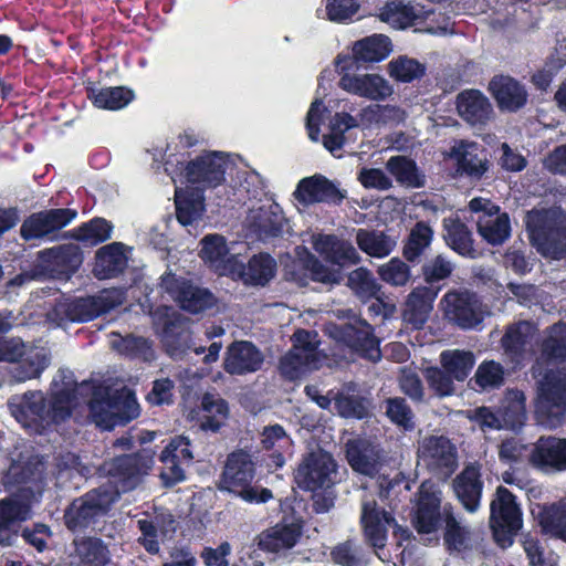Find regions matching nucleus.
<instances>
[{
	"mask_svg": "<svg viewBox=\"0 0 566 566\" xmlns=\"http://www.w3.org/2000/svg\"><path fill=\"white\" fill-rule=\"evenodd\" d=\"M76 406L77 384L69 381L57 389L51 388L46 395L41 390L27 391L12 413L19 422L43 433L65 423Z\"/></svg>",
	"mask_w": 566,
	"mask_h": 566,
	"instance_id": "f257e3e1",
	"label": "nucleus"
},
{
	"mask_svg": "<svg viewBox=\"0 0 566 566\" xmlns=\"http://www.w3.org/2000/svg\"><path fill=\"white\" fill-rule=\"evenodd\" d=\"M531 245L544 258L566 256V211L559 206L533 208L525 213Z\"/></svg>",
	"mask_w": 566,
	"mask_h": 566,
	"instance_id": "f03ea898",
	"label": "nucleus"
},
{
	"mask_svg": "<svg viewBox=\"0 0 566 566\" xmlns=\"http://www.w3.org/2000/svg\"><path fill=\"white\" fill-rule=\"evenodd\" d=\"M87 409L91 421L105 431L124 427L140 415L135 392L126 387L119 389L108 386L94 387Z\"/></svg>",
	"mask_w": 566,
	"mask_h": 566,
	"instance_id": "7ed1b4c3",
	"label": "nucleus"
},
{
	"mask_svg": "<svg viewBox=\"0 0 566 566\" xmlns=\"http://www.w3.org/2000/svg\"><path fill=\"white\" fill-rule=\"evenodd\" d=\"M153 465L154 457L145 449L115 455L104 461L102 470L107 482L99 486L114 495L117 502L122 494L134 491L144 482Z\"/></svg>",
	"mask_w": 566,
	"mask_h": 566,
	"instance_id": "20e7f679",
	"label": "nucleus"
},
{
	"mask_svg": "<svg viewBox=\"0 0 566 566\" xmlns=\"http://www.w3.org/2000/svg\"><path fill=\"white\" fill-rule=\"evenodd\" d=\"M255 471V462L249 452L242 449L231 452L221 474V489L234 493L248 503H266L273 497L272 491L252 485Z\"/></svg>",
	"mask_w": 566,
	"mask_h": 566,
	"instance_id": "39448f33",
	"label": "nucleus"
},
{
	"mask_svg": "<svg viewBox=\"0 0 566 566\" xmlns=\"http://www.w3.org/2000/svg\"><path fill=\"white\" fill-rule=\"evenodd\" d=\"M0 361L13 364L9 369L12 381L25 382L41 376L50 365V355L20 337H0Z\"/></svg>",
	"mask_w": 566,
	"mask_h": 566,
	"instance_id": "423d86ee",
	"label": "nucleus"
},
{
	"mask_svg": "<svg viewBox=\"0 0 566 566\" xmlns=\"http://www.w3.org/2000/svg\"><path fill=\"white\" fill-rule=\"evenodd\" d=\"M115 496L99 485L72 500L63 514V523L72 533H84L94 530L115 504Z\"/></svg>",
	"mask_w": 566,
	"mask_h": 566,
	"instance_id": "0eeeda50",
	"label": "nucleus"
},
{
	"mask_svg": "<svg viewBox=\"0 0 566 566\" xmlns=\"http://www.w3.org/2000/svg\"><path fill=\"white\" fill-rule=\"evenodd\" d=\"M535 415L547 427L562 424L566 416V365L547 369L538 380Z\"/></svg>",
	"mask_w": 566,
	"mask_h": 566,
	"instance_id": "6e6552de",
	"label": "nucleus"
},
{
	"mask_svg": "<svg viewBox=\"0 0 566 566\" xmlns=\"http://www.w3.org/2000/svg\"><path fill=\"white\" fill-rule=\"evenodd\" d=\"M522 526L523 512L516 496L507 488L497 486L490 504V527L494 541L502 548L510 547Z\"/></svg>",
	"mask_w": 566,
	"mask_h": 566,
	"instance_id": "1a4fd4ad",
	"label": "nucleus"
},
{
	"mask_svg": "<svg viewBox=\"0 0 566 566\" xmlns=\"http://www.w3.org/2000/svg\"><path fill=\"white\" fill-rule=\"evenodd\" d=\"M115 303L101 295L62 297L48 312V319L57 326L66 323L91 322L114 308Z\"/></svg>",
	"mask_w": 566,
	"mask_h": 566,
	"instance_id": "9d476101",
	"label": "nucleus"
},
{
	"mask_svg": "<svg viewBox=\"0 0 566 566\" xmlns=\"http://www.w3.org/2000/svg\"><path fill=\"white\" fill-rule=\"evenodd\" d=\"M181 166V176L185 181L193 186L195 190L203 192L214 189L226 181L228 160L220 151H206Z\"/></svg>",
	"mask_w": 566,
	"mask_h": 566,
	"instance_id": "9b49d317",
	"label": "nucleus"
},
{
	"mask_svg": "<svg viewBox=\"0 0 566 566\" xmlns=\"http://www.w3.org/2000/svg\"><path fill=\"white\" fill-rule=\"evenodd\" d=\"M159 285L181 310L191 314L202 313L217 304V297L209 289L197 286L190 280L172 272H165L160 276Z\"/></svg>",
	"mask_w": 566,
	"mask_h": 566,
	"instance_id": "f8f14e48",
	"label": "nucleus"
},
{
	"mask_svg": "<svg viewBox=\"0 0 566 566\" xmlns=\"http://www.w3.org/2000/svg\"><path fill=\"white\" fill-rule=\"evenodd\" d=\"M337 464L328 452L307 453L294 472L296 485L308 492L327 491L333 488Z\"/></svg>",
	"mask_w": 566,
	"mask_h": 566,
	"instance_id": "ddd939ff",
	"label": "nucleus"
},
{
	"mask_svg": "<svg viewBox=\"0 0 566 566\" xmlns=\"http://www.w3.org/2000/svg\"><path fill=\"white\" fill-rule=\"evenodd\" d=\"M77 217L72 208H51L28 216L21 227L20 237L25 242L32 240H55L56 232L69 226Z\"/></svg>",
	"mask_w": 566,
	"mask_h": 566,
	"instance_id": "4468645a",
	"label": "nucleus"
},
{
	"mask_svg": "<svg viewBox=\"0 0 566 566\" xmlns=\"http://www.w3.org/2000/svg\"><path fill=\"white\" fill-rule=\"evenodd\" d=\"M444 317L463 331L478 327L484 319L482 303L473 292L452 290L441 300Z\"/></svg>",
	"mask_w": 566,
	"mask_h": 566,
	"instance_id": "2eb2a0df",
	"label": "nucleus"
},
{
	"mask_svg": "<svg viewBox=\"0 0 566 566\" xmlns=\"http://www.w3.org/2000/svg\"><path fill=\"white\" fill-rule=\"evenodd\" d=\"M333 336L361 358L377 361L381 357L375 329L364 319L335 326Z\"/></svg>",
	"mask_w": 566,
	"mask_h": 566,
	"instance_id": "dca6fc26",
	"label": "nucleus"
},
{
	"mask_svg": "<svg viewBox=\"0 0 566 566\" xmlns=\"http://www.w3.org/2000/svg\"><path fill=\"white\" fill-rule=\"evenodd\" d=\"M421 453L428 470L440 479H449L458 468L457 449L444 436L426 438L421 447Z\"/></svg>",
	"mask_w": 566,
	"mask_h": 566,
	"instance_id": "f3484780",
	"label": "nucleus"
},
{
	"mask_svg": "<svg viewBox=\"0 0 566 566\" xmlns=\"http://www.w3.org/2000/svg\"><path fill=\"white\" fill-rule=\"evenodd\" d=\"M83 260V251L74 243L60 244L38 252L40 265L59 279H70L80 269Z\"/></svg>",
	"mask_w": 566,
	"mask_h": 566,
	"instance_id": "a211bd4d",
	"label": "nucleus"
},
{
	"mask_svg": "<svg viewBox=\"0 0 566 566\" xmlns=\"http://www.w3.org/2000/svg\"><path fill=\"white\" fill-rule=\"evenodd\" d=\"M264 355L250 340H234L228 347L223 359V369L232 376H243L260 370Z\"/></svg>",
	"mask_w": 566,
	"mask_h": 566,
	"instance_id": "6ab92c4d",
	"label": "nucleus"
},
{
	"mask_svg": "<svg viewBox=\"0 0 566 566\" xmlns=\"http://www.w3.org/2000/svg\"><path fill=\"white\" fill-rule=\"evenodd\" d=\"M193 459L190 441L184 436H176L163 449L159 460L164 464L160 474L165 485L172 486L186 479L182 464H189Z\"/></svg>",
	"mask_w": 566,
	"mask_h": 566,
	"instance_id": "aec40b11",
	"label": "nucleus"
},
{
	"mask_svg": "<svg viewBox=\"0 0 566 566\" xmlns=\"http://www.w3.org/2000/svg\"><path fill=\"white\" fill-rule=\"evenodd\" d=\"M395 517L380 507L376 501L365 502L361 507L360 525L366 543L376 549L386 546L388 528Z\"/></svg>",
	"mask_w": 566,
	"mask_h": 566,
	"instance_id": "412c9836",
	"label": "nucleus"
},
{
	"mask_svg": "<svg viewBox=\"0 0 566 566\" xmlns=\"http://www.w3.org/2000/svg\"><path fill=\"white\" fill-rule=\"evenodd\" d=\"M488 91L502 112L516 113L528 101V92L525 85L510 75H494L489 82Z\"/></svg>",
	"mask_w": 566,
	"mask_h": 566,
	"instance_id": "4be33fe9",
	"label": "nucleus"
},
{
	"mask_svg": "<svg viewBox=\"0 0 566 566\" xmlns=\"http://www.w3.org/2000/svg\"><path fill=\"white\" fill-rule=\"evenodd\" d=\"M345 458L353 471L370 478L378 474L382 465L380 448L364 438L347 440Z\"/></svg>",
	"mask_w": 566,
	"mask_h": 566,
	"instance_id": "5701e85b",
	"label": "nucleus"
},
{
	"mask_svg": "<svg viewBox=\"0 0 566 566\" xmlns=\"http://www.w3.org/2000/svg\"><path fill=\"white\" fill-rule=\"evenodd\" d=\"M450 156L455 160L459 176L480 180L490 168L488 151L476 142L460 140L451 148Z\"/></svg>",
	"mask_w": 566,
	"mask_h": 566,
	"instance_id": "b1692460",
	"label": "nucleus"
},
{
	"mask_svg": "<svg viewBox=\"0 0 566 566\" xmlns=\"http://www.w3.org/2000/svg\"><path fill=\"white\" fill-rule=\"evenodd\" d=\"M417 496L412 525L419 534H431L440 527L443 517L440 492L421 484Z\"/></svg>",
	"mask_w": 566,
	"mask_h": 566,
	"instance_id": "393cba45",
	"label": "nucleus"
},
{
	"mask_svg": "<svg viewBox=\"0 0 566 566\" xmlns=\"http://www.w3.org/2000/svg\"><path fill=\"white\" fill-rule=\"evenodd\" d=\"M294 196L303 203L327 202L340 205L345 198V193L321 174L301 179Z\"/></svg>",
	"mask_w": 566,
	"mask_h": 566,
	"instance_id": "a878e982",
	"label": "nucleus"
},
{
	"mask_svg": "<svg viewBox=\"0 0 566 566\" xmlns=\"http://www.w3.org/2000/svg\"><path fill=\"white\" fill-rule=\"evenodd\" d=\"M528 459L530 463L537 469L566 471V438L541 437L534 443Z\"/></svg>",
	"mask_w": 566,
	"mask_h": 566,
	"instance_id": "bb28decb",
	"label": "nucleus"
},
{
	"mask_svg": "<svg viewBox=\"0 0 566 566\" xmlns=\"http://www.w3.org/2000/svg\"><path fill=\"white\" fill-rule=\"evenodd\" d=\"M28 503L12 497L0 500V546H12L19 536L21 523L30 517Z\"/></svg>",
	"mask_w": 566,
	"mask_h": 566,
	"instance_id": "cd10ccee",
	"label": "nucleus"
},
{
	"mask_svg": "<svg viewBox=\"0 0 566 566\" xmlns=\"http://www.w3.org/2000/svg\"><path fill=\"white\" fill-rule=\"evenodd\" d=\"M70 566H107L112 560L108 545L97 536L73 539Z\"/></svg>",
	"mask_w": 566,
	"mask_h": 566,
	"instance_id": "c85d7f7f",
	"label": "nucleus"
},
{
	"mask_svg": "<svg viewBox=\"0 0 566 566\" xmlns=\"http://www.w3.org/2000/svg\"><path fill=\"white\" fill-rule=\"evenodd\" d=\"M484 483L480 468L468 464L453 480V490L465 511L474 513L480 506Z\"/></svg>",
	"mask_w": 566,
	"mask_h": 566,
	"instance_id": "c756f323",
	"label": "nucleus"
},
{
	"mask_svg": "<svg viewBox=\"0 0 566 566\" xmlns=\"http://www.w3.org/2000/svg\"><path fill=\"white\" fill-rule=\"evenodd\" d=\"M437 296V290L424 286L415 287L408 294L402 308L403 322L415 329L422 328L433 310Z\"/></svg>",
	"mask_w": 566,
	"mask_h": 566,
	"instance_id": "7c9ffc66",
	"label": "nucleus"
},
{
	"mask_svg": "<svg viewBox=\"0 0 566 566\" xmlns=\"http://www.w3.org/2000/svg\"><path fill=\"white\" fill-rule=\"evenodd\" d=\"M338 86L348 93L371 101H382L392 93L387 81L378 74L359 76L345 73L340 76Z\"/></svg>",
	"mask_w": 566,
	"mask_h": 566,
	"instance_id": "2f4dec72",
	"label": "nucleus"
},
{
	"mask_svg": "<svg viewBox=\"0 0 566 566\" xmlns=\"http://www.w3.org/2000/svg\"><path fill=\"white\" fill-rule=\"evenodd\" d=\"M460 117L470 125H485L493 115L490 99L475 88L464 90L457 96Z\"/></svg>",
	"mask_w": 566,
	"mask_h": 566,
	"instance_id": "473e14b6",
	"label": "nucleus"
},
{
	"mask_svg": "<svg viewBox=\"0 0 566 566\" xmlns=\"http://www.w3.org/2000/svg\"><path fill=\"white\" fill-rule=\"evenodd\" d=\"M127 268V258L122 242H112L96 252L93 273L98 280L117 277Z\"/></svg>",
	"mask_w": 566,
	"mask_h": 566,
	"instance_id": "72a5a7b5",
	"label": "nucleus"
},
{
	"mask_svg": "<svg viewBox=\"0 0 566 566\" xmlns=\"http://www.w3.org/2000/svg\"><path fill=\"white\" fill-rule=\"evenodd\" d=\"M113 223L105 218L94 217L91 220L62 233L61 239H72L85 247H96L111 239Z\"/></svg>",
	"mask_w": 566,
	"mask_h": 566,
	"instance_id": "f704fd0d",
	"label": "nucleus"
},
{
	"mask_svg": "<svg viewBox=\"0 0 566 566\" xmlns=\"http://www.w3.org/2000/svg\"><path fill=\"white\" fill-rule=\"evenodd\" d=\"M302 535L301 526L291 524H276L261 533L259 537L260 549L269 553H279L291 549Z\"/></svg>",
	"mask_w": 566,
	"mask_h": 566,
	"instance_id": "c9c22d12",
	"label": "nucleus"
},
{
	"mask_svg": "<svg viewBox=\"0 0 566 566\" xmlns=\"http://www.w3.org/2000/svg\"><path fill=\"white\" fill-rule=\"evenodd\" d=\"M539 357L546 364L566 363V323L551 325L539 343Z\"/></svg>",
	"mask_w": 566,
	"mask_h": 566,
	"instance_id": "e433bc0d",
	"label": "nucleus"
},
{
	"mask_svg": "<svg viewBox=\"0 0 566 566\" xmlns=\"http://www.w3.org/2000/svg\"><path fill=\"white\" fill-rule=\"evenodd\" d=\"M541 533L566 543V501L544 505L537 516Z\"/></svg>",
	"mask_w": 566,
	"mask_h": 566,
	"instance_id": "4c0bfd02",
	"label": "nucleus"
},
{
	"mask_svg": "<svg viewBox=\"0 0 566 566\" xmlns=\"http://www.w3.org/2000/svg\"><path fill=\"white\" fill-rule=\"evenodd\" d=\"M276 271L275 259L266 252H260L249 259L240 276L245 285L265 286L275 276Z\"/></svg>",
	"mask_w": 566,
	"mask_h": 566,
	"instance_id": "58836bf2",
	"label": "nucleus"
},
{
	"mask_svg": "<svg viewBox=\"0 0 566 566\" xmlns=\"http://www.w3.org/2000/svg\"><path fill=\"white\" fill-rule=\"evenodd\" d=\"M386 169L401 186L409 188L426 186V175L419 169L416 160L410 157L391 156L386 163Z\"/></svg>",
	"mask_w": 566,
	"mask_h": 566,
	"instance_id": "ea45409f",
	"label": "nucleus"
},
{
	"mask_svg": "<svg viewBox=\"0 0 566 566\" xmlns=\"http://www.w3.org/2000/svg\"><path fill=\"white\" fill-rule=\"evenodd\" d=\"M86 96L97 108L117 111L127 106L135 97L134 91L126 86L96 88L86 87Z\"/></svg>",
	"mask_w": 566,
	"mask_h": 566,
	"instance_id": "a19ab883",
	"label": "nucleus"
},
{
	"mask_svg": "<svg viewBox=\"0 0 566 566\" xmlns=\"http://www.w3.org/2000/svg\"><path fill=\"white\" fill-rule=\"evenodd\" d=\"M113 348L132 360L151 363L156 359L154 342L144 336L127 334L113 342Z\"/></svg>",
	"mask_w": 566,
	"mask_h": 566,
	"instance_id": "79ce46f5",
	"label": "nucleus"
},
{
	"mask_svg": "<svg viewBox=\"0 0 566 566\" xmlns=\"http://www.w3.org/2000/svg\"><path fill=\"white\" fill-rule=\"evenodd\" d=\"M392 51L391 41L387 35L374 34L366 36L353 46V57L357 62H380Z\"/></svg>",
	"mask_w": 566,
	"mask_h": 566,
	"instance_id": "37998d69",
	"label": "nucleus"
},
{
	"mask_svg": "<svg viewBox=\"0 0 566 566\" xmlns=\"http://www.w3.org/2000/svg\"><path fill=\"white\" fill-rule=\"evenodd\" d=\"M201 250L199 256L210 269L223 274L228 266L229 248L224 237L220 234H208L200 241Z\"/></svg>",
	"mask_w": 566,
	"mask_h": 566,
	"instance_id": "c03bdc74",
	"label": "nucleus"
},
{
	"mask_svg": "<svg viewBox=\"0 0 566 566\" xmlns=\"http://www.w3.org/2000/svg\"><path fill=\"white\" fill-rule=\"evenodd\" d=\"M444 241L447 245L462 256H474L472 233L460 219H444Z\"/></svg>",
	"mask_w": 566,
	"mask_h": 566,
	"instance_id": "a18cd8bd",
	"label": "nucleus"
},
{
	"mask_svg": "<svg viewBox=\"0 0 566 566\" xmlns=\"http://www.w3.org/2000/svg\"><path fill=\"white\" fill-rule=\"evenodd\" d=\"M381 22L396 30H405L412 27L418 18L415 8L403 0H388L377 14Z\"/></svg>",
	"mask_w": 566,
	"mask_h": 566,
	"instance_id": "49530a36",
	"label": "nucleus"
},
{
	"mask_svg": "<svg viewBox=\"0 0 566 566\" xmlns=\"http://www.w3.org/2000/svg\"><path fill=\"white\" fill-rule=\"evenodd\" d=\"M440 364L455 381L463 382L474 367L475 356L470 350L447 349L440 354Z\"/></svg>",
	"mask_w": 566,
	"mask_h": 566,
	"instance_id": "de8ad7c7",
	"label": "nucleus"
},
{
	"mask_svg": "<svg viewBox=\"0 0 566 566\" xmlns=\"http://www.w3.org/2000/svg\"><path fill=\"white\" fill-rule=\"evenodd\" d=\"M163 343L170 355L186 354L191 349V331L179 319H168L163 326Z\"/></svg>",
	"mask_w": 566,
	"mask_h": 566,
	"instance_id": "09e8293b",
	"label": "nucleus"
},
{
	"mask_svg": "<svg viewBox=\"0 0 566 566\" xmlns=\"http://www.w3.org/2000/svg\"><path fill=\"white\" fill-rule=\"evenodd\" d=\"M478 233L490 244H502L511 234L510 217L506 212H497L493 217H479Z\"/></svg>",
	"mask_w": 566,
	"mask_h": 566,
	"instance_id": "8fccbe9b",
	"label": "nucleus"
},
{
	"mask_svg": "<svg viewBox=\"0 0 566 566\" xmlns=\"http://www.w3.org/2000/svg\"><path fill=\"white\" fill-rule=\"evenodd\" d=\"M525 324V322H518L509 325L500 340L504 355L514 365H520L525 357L527 344Z\"/></svg>",
	"mask_w": 566,
	"mask_h": 566,
	"instance_id": "3c124183",
	"label": "nucleus"
},
{
	"mask_svg": "<svg viewBox=\"0 0 566 566\" xmlns=\"http://www.w3.org/2000/svg\"><path fill=\"white\" fill-rule=\"evenodd\" d=\"M433 240V230L428 222L418 221L411 228L402 248L403 258L411 263L419 261Z\"/></svg>",
	"mask_w": 566,
	"mask_h": 566,
	"instance_id": "603ef678",
	"label": "nucleus"
},
{
	"mask_svg": "<svg viewBox=\"0 0 566 566\" xmlns=\"http://www.w3.org/2000/svg\"><path fill=\"white\" fill-rule=\"evenodd\" d=\"M356 243L363 252L373 258H385L395 247V242L382 231L367 229H358Z\"/></svg>",
	"mask_w": 566,
	"mask_h": 566,
	"instance_id": "864d4df0",
	"label": "nucleus"
},
{
	"mask_svg": "<svg viewBox=\"0 0 566 566\" xmlns=\"http://www.w3.org/2000/svg\"><path fill=\"white\" fill-rule=\"evenodd\" d=\"M454 271V264L442 254H438L434 258L424 262L421 266V275L423 281L427 283L424 287H431L437 290V293L442 290L447 281Z\"/></svg>",
	"mask_w": 566,
	"mask_h": 566,
	"instance_id": "5fc2aeb1",
	"label": "nucleus"
},
{
	"mask_svg": "<svg viewBox=\"0 0 566 566\" xmlns=\"http://www.w3.org/2000/svg\"><path fill=\"white\" fill-rule=\"evenodd\" d=\"M331 559L339 566H367L369 553L355 539L349 538L332 548Z\"/></svg>",
	"mask_w": 566,
	"mask_h": 566,
	"instance_id": "6e6d98bb",
	"label": "nucleus"
},
{
	"mask_svg": "<svg viewBox=\"0 0 566 566\" xmlns=\"http://www.w3.org/2000/svg\"><path fill=\"white\" fill-rule=\"evenodd\" d=\"M443 542L448 552L461 553L469 548V532L455 518L451 510L443 509Z\"/></svg>",
	"mask_w": 566,
	"mask_h": 566,
	"instance_id": "4d7b16f0",
	"label": "nucleus"
},
{
	"mask_svg": "<svg viewBox=\"0 0 566 566\" xmlns=\"http://www.w3.org/2000/svg\"><path fill=\"white\" fill-rule=\"evenodd\" d=\"M334 405L337 413L345 419L363 420L369 416V401L359 395L337 392Z\"/></svg>",
	"mask_w": 566,
	"mask_h": 566,
	"instance_id": "13d9d810",
	"label": "nucleus"
},
{
	"mask_svg": "<svg viewBox=\"0 0 566 566\" xmlns=\"http://www.w3.org/2000/svg\"><path fill=\"white\" fill-rule=\"evenodd\" d=\"M286 219L279 205L270 206L269 209H261L255 218V227L263 238H277L283 234Z\"/></svg>",
	"mask_w": 566,
	"mask_h": 566,
	"instance_id": "bf43d9fd",
	"label": "nucleus"
},
{
	"mask_svg": "<svg viewBox=\"0 0 566 566\" xmlns=\"http://www.w3.org/2000/svg\"><path fill=\"white\" fill-rule=\"evenodd\" d=\"M323 244V251L334 264L345 266L359 262V255L356 249L347 241L338 240L335 235H326Z\"/></svg>",
	"mask_w": 566,
	"mask_h": 566,
	"instance_id": "052dcab7",
	"label": "nucleus"
},
{
	"mask_svg": "<svg viewBox=\"0 0 566 566\" xmlns=\"http://www.w3.org/2000/svg\"><path fill=\"white\" fill-rule=\"evenodd\" d=\"M137 527L142 534L138 543L147 553L151 555L158 554L160 551L159 537L165 536L167 533L164 521H159L158 517L153 520L147 515V517L137 521Z\"/></svg>",
	"mask_w": 566,
	"mask_h": 566,
	"instance_id": "680f3d73",
	"label": "nucleus"
},
{
	"mask_svg": "<svg viewBox=\"0 0 566 566\" xmlns=\"http://www.w3.org/2000/svg\"><path fill=\"white\" fill-rule=\"evenodd\" d=\"M388 70L389 75L401 83H411L426 74L424 64L406 55L391 60Z\"/></svg>",
	"mask_w": 566,
	"mask_h": 566,
	"instance_id": "e2e57ef3",
	"label": "nucleus"
},
{
	"mask_svg": "<svg viewBox=\"0 0 566 566\" xmlns=\"http://www.w3.org/2000/svg\"><path fill=\"white\" fill-rule=\"evenodd\" d=\"M386 416L395 426L405 431H412L416 428L415 415L406 399L402 397H390L385 400Z\"/></svg>",
	"mask_w": 566,
	"mask_h": 566,
	"instance_id": "0e129e2a",
	"label": "nucleus"
},
{
	"mask_svg": "<svg viewBox=\"0 0 566 566\" xmlns=\"http://www.w3.org/2000/svg\"><path fill=\"white\" fill-rule=\"evenodd\" d=\"M348 287L360 298H373L380 292V284L366 268L352 271L347 277Z\"/></svg>",
	"mask_w": 566,
	"mask_h": 566,
	"instance_id": "69168bd1",
	"label": "nucleus"
},
{
	"mask_svg": "<svg viewBox=\"0 0 566 566\" xmlns=\"http://www.w3.org/2000/svg\"><path fill=\"white\" fill-rule=\"evenodd\" d=\"M176 218L182 226L192 224L199 217L202 202L192 192L176 190Z\"/></svg>",
	"mask_w": 566,
	"mask_h": 566,
	"instance_id": "338daca9",
	"label": "nucleus"
},
{
	"mask_svg": "<svg viewBox=\"0 0 566 566\" xmlns=\"http://www.w3.org/2000/svg\"><path fill=\"white\" fill-rule=\"evenodd\" d=\"M472 380L481 389L499 388L504 382V368L495 360H484L478 366Z\"/></svg>",
	"mask_w": 566,
	"mask_h": 566,
	"instance_id": "774afa93",
	"label": "nucleus"
}]
</instances>
